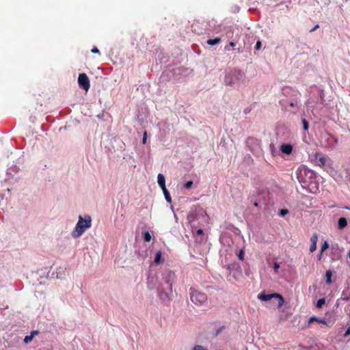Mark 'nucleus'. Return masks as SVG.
I'll list each match as a JSON object with an SVG mask.
<instances>
[{
	"label": "nucleus",
	"mask_w": 350,
	"mask_h": 350,
	"mask_svg": "<svg viewBox=\"0 0 350 350\" xmlns=\"http://www.w3.org/2000/svg\"><path fill=\"white\" fill-rule=\"evenodd\" d=\"M193 185V181L191 180H189L188 182H187L185 185H184V187L185 189H190L191 187V186Z\"/></svg>",
	"instance_id": "27"
},
{
	"label": "nucleus",
	"mask_w": 350,
	"mask_h": 350,
	"mask_svg": "<svg viewBox=\"0 0 350 350\" xmlns=\"http://www.w3.org/2000/svg\"><path fill=\"white\" fill-rule=\"evenodd\" d=\"M225 268L231 273L232 271L238 269L239 268V265L236 262H233L225 266Z\"/></svg>",
	"instance_id": "14"
},
{
	"label": "nucleus",
	"mask_w": 350,
	"mask_h": 350,
	"mask_svg": "<svg viewBox=\"0 0 350 350\" xmlns=\"http://www.w3.org/2000/svg\"><path fill=\"white\" fill-rule=\"evenodd\" d=\"M224 329V326H220L219 327H218L216 331H215V333L214 334V335L215 336H217Z\"/></svg>",
	"instance_id": "26"
},
{
	"label": "nucleus",
	"mask_w": 350,
	"mask_h": 350,
	"mask_svg": "<svg viewBox=\"0 0 350 350\" xmlns=\"http://www.w3.org/2000/svg\"><path fill=\"white\" fill-rule=\"evenodd\" d=\"M350 335V326L347 329L345 333L344 334V336L347 337Z\"/></svg>",
	"instance_id": "35"
},
{
	"label": "nucleus",
	"mask_w": 350,
	"mask_h": 350,
	"mask_svg": "<svg viewBox=\"0 0 350 350\" xmlns=\"http://www.w3.org/2000/svg\"><path fill=\"white\" fill-rule=\"evenodd\" d=\"M295 103H293V102H291V103H290V105H291V107H294V106H295Z\"/></svg>",
	"instance_id": "40"
},
{
	"label": "nucleus",
	"mask_w": 350,
	"mask_h": 350,
	"mask_svg": "<svg viewBox=\"0 0 350 350\" xmlns=\"http://www.w3.org/2000/svg\"><path fill=\"white\" fill-rule=\"evenodd\" d=\"M189 294L191 301L198 306L203 304L207 299V296L205 293L193 288L189 289Z\"/></svg>",
	"instance_id": "4"
},
{
	"label": "nucleus",
	"mask_w": 350,
	"mask_h": 350,
	"mask_svg": "<svg viewBox=\"0 0 350 350\" xmlns=\"http://www.w3.org/2000/svg\"><path fill=\"white\" fill-rule=\"evenodd\" d=\"M296 174L297 178L303 188L312 193H316L319 191L314 171L301 165L297 170Z\"/></svg>",
	"instance_id": "1"
},
{
	"label": "nucleus",
	"mask_w": 350,
	"mask_h": 350,
	"mask_svg": "<svg viewBox=\"0 0 350 350\" xmlns=\"http://www.w3.org/2000/svg\"><path fill=\"white\" fill-rule=\"evenodd\" d=\"M193 350H208L202 345H196L193 347Z\"/></svg>",
	"instance_id": "25"
},
{
	"label": "nucleus",
	"mask_w": 350,
	"mask_h": 350,
	"mask_svg": "<svg viewBox=\"0 0 350 350\" xmlns=\"http://www.w3.org/2000/svg\"><path fill=\"white\" fill-rule=\"evenodd\" d=\"M258 298L261 301H265L271 300L272 299H275L276 301L273 300V304H275L278 308H281L284 303L283 297L278 293H272L267 295L264 293H262L258 294Z\"/></svg>",
	"instance_id": "3"
},
{
	"label": "nucleus",
	"mask_w": 350,
	"mask_h": 350,
	"mask_svg": "<svg viewBox=\"0 0 350 350\" xmlns=\"http://www.w3.org/2000/svg\"><path fill=\"white\" fill-rule=\"evenodd\" d=\"M280 268L279 265L277 262L273 263V269L275 272L278 271V269Z\"/></svg>",
	"instance_id": "33"
},
{
	"label": "nucleus",
	"mask_w": 350,
	"mask_h": 350,
	"mask_svg": "<svg viewBox=\"0 0 350 350\" xmlns=\"http://www.w3.org/2000/svg\"><path fill=\"white\" fill-rule=\"evenodd\" d=\"M342 299L345 301H347L349 299V297H343Z\"/></svg>",
	"instance_id": "39"
},
{
	"label": "nucleus",
	"mask_w": 350,
	"mask_h": 350,
	"mask_svg": "<svg viewBox=\"0 0 350 350\" xmlns=\"http://www.w3.org/2000/svg\"><path fill=\"white\" fill-rule=\"evenodd\" d=\"M161 256H162V253L161 251H159L156 253L155 258L154 260V262H155V264L158 265L161 262Z\"/></svg>",
	"instance_id": "17"
},
{
	"label": "nucleus",
	"mask_w": 350,
	"mask_h": 350,
	"mask_svg": "<svg viewBox=\"0 0 350 350\" xmlns=\"http://www.w3.org/2000/svg\"><path fill=\"white\" fill-rule=\"evenodd\" d=\"M347 226V220L345 217H340L338 220V229L343 230Z\"/></svg>",
	"instance_id": "12"
},
{
	"label": "nucleus",
	"mask_w": 350,
	"mask_h": 350,
	"mask_svg": "<svg viewBox=\"0 0 350 350\" xmlns=\"http://www.w3.org/2000/svg\"><path fill=\"white\" fill-rule=\"evenodd\" d=\"M143 239L145 242L150 241L152 237L148 231L143 232Z\"/></svg>",
	"instance_id": "18"
},
{
	"label": "nucleus",
	"mask_w": 350,
	"mask_h": 350,
	"mask_svg": "<svg viewBox=\"0 0 350 350\" xmlns=\"http://www.w3.org/2000/svg\"><path fill=\"white\" fill-rule=\"evenodd\" d=\"M340 177L349 185L350 183V169H344L341 171Z\"/></svg>",
	"instance_id": "9"
},
{
	"label": "nucleus",
	"mask_w": 350,
	"mask_h": 350,
	"mask_svg": "<svg viewBox=\"0 0 350 350\" xmlns=\"http://www.w3.org/2000/svg\"><path fill=\"white\" fill-rule=\"evenodd\" d=\"M247 146L255 155L260 156L262 154L260 141L253 137H249L246 141Z\"/></svg>",
	"instance_id": "5"
},
{
	"label": "nucleus",
	"mask_w": 350,
	"mask_h": 350,
	"mask_svg": "<svg viewBox=\"0 0 350 350\" xmlns=\"http://www.w3.org/2000/svg\"><path fill=\"white\" fill-rule=\"evenodd\" d=\"M254 205L255 206H258V202H254Z\"/></svg>",
	"instance_id": "41"
},
{
	"label": "nucleus",
	"mask_w": 350,
	"mask_h": 350,
	"mask_svg": "<svg viewBox=\"0 0 350 350\" xmlns=\"http://www.w3.org/2000/svg\"><path fill=\"white\" fill-rule=\"evenodd\" d=\"M197 234H203V230H202V229H198V230H197Z\"/></svg>",
	"instance_id": "38"
},
{
	"label": "nucleus",
	"mask_w": 350,
	"mask_h": 350,
	"mask_svg": "<svg viewBox=\"0 0 350 350\" xmlns=\"http://www.w3.org/2000/svg\"><path fill=\"white\" fill-rule=\"evenodd\" d=\"M91 225L92 218L90 215H85L84 217L79 215V220L72 232V236L74 238L80 237L87 229L91 227Z\"/></svg>",
	"instance_id": "2"
},
{
	"label": "nucleus",
	"mask_w": 350,
	"mask_h": 350,
	"mask_svg": "<svg viewBox=\"0 0 350 350\" xmlns=\"http://www.w3.org/2000/svg\"><path fill=\"white\" fill-rule=\"evenodd\" d=\"M33 340V338H32V336H26L24 338V342L26 343V344H28L29 342H30L31 340Z\"/></svg>",
	"instance_id": "24"
},
{
	"label": "nucleus",
	"mask_w": 350,
	"mask_h": 350,
	"mask_svg": "<svg viewBox=\"0 0 350 350\" xmlns=\"http://www.w3.org/2000/svg\"><path fill=\"white\" fill-rule=\"evenodd\" d=\"M269 149H270L271 155L273 157H275L276 155V150H275V145L273 144H270Z\"/></svg>",
	"instance_id": "22"
},
{
	"label": "nucleus",
	"mask_w": 350,
	"mask_h": 350,
	"mask_svg": "<svg viewBox=\"0 0 350 350\" xmlns=\"http://www.w3.org/2000/svg\"><path fill=\"white\" fill-rule=\"evenodd\" d=\"M319 27V25H315L310 31L312 32Z\"/></svg>",
	"instance_id": "37"
},
{
	"label": "nucleus",
	"mask_w": 350,
	"mask_h": 350,
	"mask_svg": "<svg viewBox=\"0 0 350 350\" xmlns=\"http://www.w3.org/2000/svg\"><path fill=\"white\" fill-rule=\"evenodd\" d=\"M328 246H329L328 243L325 241L321 246V252H323L324 250H325L328 247Z\"/></svg>",
	"instance_id": "29"
},
{
	"label": "nucleus",
	"mask_w": 350,
	"mask_h": 350,
	"mask_svg": "<svg viewBox=\"0 0 350 350\" xmlns=\"http://www.w3.org/2000/svg\"><path fill=\"white\" fill-rule=\"evenodd\" d=\"M288 213V211L287 209H281L280 211V215L281 216H284Z\"/></svg>",
	"instance_id": "30"
},
{
	"label": "nucleus",
	"mask_w": 350,
	"mask_h": 350,
	"mask_svg": "<svg viewBox=\"0 0 350 350\" xmlns=\"http://www.w3.org/2000/svg\"><path fill=\"white\" fill-rule=\"evenodd\" d=\"M332 271L330 270H327L325 273V277H326V283L327 284H330L332 282Z\"/></svg>",
	"instance_id": "19"
},
{
	"label": "nucleus",
	"mask_w": 350,
	"mask_h": 350,
	"mask_svg": "<svg viewBox=\"0 0 350 350\" xmlns=\"http://www.w3.org/2000/svg\"><path fill=\"white\" fill-rule=\"evenodd\" d=\"M345 2L348 1L349 0H344Z\"/></svg>",
	"instance_id": "43"
},
{
	"label": "nucleus",
	"mask_w": 350,
	"mask_h": 350,
	"mask_svg": "<svg viewBox=\"0 0 350 350\" xmlns=\"http://www.w3.org/2000/svg\"><path fill=\"white\" fill-rule=\"evenodd\" d=\"M250 111H251V109H250V108H249V107H247V108L245 109V110H244V113H245V114L249 113Z\"/></svg>",
	"instance_id": "36"
},
{
	"label": "nucleus",
	"mask_w": 350,
	"mask_h": 350,
	"mask_svg": "<svg viewBox=\"0 0 350 350\" xmlns=\"http://www.w3.org/2000/svg\"><path fill=\"white\" fill-rule=\"evenodd\" d=\"M345 208L348 209L350 211V207H348V206H345Z\"/></svg>",
	"instance_id": "42"
},
{
	"label": "nucleus",
	"mask_w": 350,
	"mask_h": 350,
	"mask_svg": "<svg viewBox=\"0 0 350 350\" xmlns=\"http://www.w3.org/2000/svg\"><path fill=\"white\" fill-rule=\"evenodd\" d=\"M313 321H317L319 323H323V324L326 323L325 321L323 319H320V318H318V317H310L309 319L308 323H312Z\"/></svg>",
	"instance_id": "15"
},
{
	"label": "nucleus",
	"mask_w": 350,
	"mask_h": 350,
	"mask_svg": "<svg viewBox=\"0 0 350 350\" xmlns=\"http://www.w3.org/2000/svg\"><path fill=\"white\" fill-rule=\"evenodd\" d=\"M157 183L159 187L162 189H165V179L164 176L162 174H159L157 176Z\"/></svg>",
	"instance_id": "13"
},
{
	"label": "nucleus",
	"mask_w": 350,
	"mask_h": 350,
	"mask_svg": "<svg viewBox=\"0 0 350 350\" xmlns=\"http://www.w3.org/2000/svg\"><path fill=\"white\" fill-rule=\"evenodd\" d=\"M147 139V132L145 131L143 135L142 143L145 144L146 143Z\"/></svg>",
	"instance_id": "32"
},
{
	"label": "nucleus",
	"mask_w": 350,
	"mask_h": 350,
	"mask_svg": "<svg viewBox=\"0 0 350 350\" xmlns=\"http://www.w3.org/2000/svg\"><path fill=\"white\" fill-rule=\"evenodd\" d=\"M262 44L260 41H258L255 45V49L259 50L261 48Z\"/></svg>",
	"instance_id": "31"
},
{
	"label": "nucleus",
	"mask_w": 350,
	"mask_h": 350,
	"mask_svg": "<svg viewBox=\"0 0 350 350\" xmlns=\"http://www.w3.org/2000/svg\"><path fill=\"white\" fill-rule=\"evenodd\" d=\"M301 123L303 125L304 130L307 131L309 128V123H308V120L306 118H303L301 119Z\"/></svg>",
	"instance_id": "20"
},
{
	"label": "nucleus",
	"mask_w": 350,
	"mask_h": 350,
	"mask_svg": "<svg viewBox=\"0 0 350 350\" xmlns=\"http://www.w3.org/2000/svg\"><path fill=\"white\" fill-rule=\"evenodd\" d=\"M280 150L282 153L289 155L293 152V146L289 144H282L280 147Z\"/></svg>",
	"instance_id": "8"
},
{
	"label": "nucleus",
	"mask_w": 350,
	"mask_h": 350,
	"mask_svg": "<svg viewBox=\"0 0 350 350\" xmlns=\"http://www.w3.org/2000/svg\"><path fill=\"white\" fill-rule=\"evenodd\" d=\"M238 257H239V258L241 260H243V259H244V252H243L242 250H241L239 251V254H238Z\"/></svg>",
	"instance_id": "28"
},
{
	"label": "nucleus",
	"mask_w": 350,
	"mask_h": 350,
	"mask_svg": "<svg viewBox=\"0 0 350 350\" xmlns=\"http://www.w3.org/2000/svg\"><path fill=\"white\" fill-rule=\"evenodd\" d=\"M39 333V332L38 330H33L31 332L30 334V336H32V338H33V337L36 336V335H38Z\"/></svg>",
	"instance_id": "34"
},
{
	"label": "nucleus",
	"mask_w": 350,
	"mask_h": 350,
	"mask_svg": "<svg viewBox=\"0 0 350 350\" xmlns=\"http://www.w3.org/2000/svg\"><path fill=\"white\" fill-rule=\"evenodd\" d=\"M318 241V236L317 233H314L310 238L311 245L310 247V252H313L317 249V243Z\"/></svg>",
	"instance_id": "10"
},
{
	"label": "nucleus",
	"mask_w": 350,
	"mask_h": 350,
	"mask_svg": "<svg viewBox=\"0 0 350 350\" xmlns=\"http://www.w3.org/2000/svg\"><path fill=\"white\" fill-rule=\"evenodd\" d=\"M162 191L163 192L165 198L167 200V202H172V198H171V196H170V192L168 191V190L166 188H165V189H162Z\"/></svg>",
	"instance_id": "16"
},
{
	"label": "nucleus",
	"mask_w": 350,
	"mask_h": 350,
	"mask_svg": "<svg viewBox=\"0 0 350 350\" xmlns=\"http://www.w3.org/2000/svg\"><path fill=\"white\" fill-rule=\"evenodd\" d=\"M325 304V298L319 299L317 302L316 307L317 308H321L323 306V305H324Z\"/></svg>",
	"instance_id": "21"
},
{
	"label": "nucleus",
	"mask_w": 350,
	"mask_h": 350,
	"mask_svg": "<svg viewBox=\"0 0 350 350\" xmlns=\"http://www.w3.org/2000/svg\"><path fill=\"white\" fill-rule=\"evenodd\" d=\"M176 275L173 271L165 270L163 273V279L169 286L170 292H172V285L175 281Z\"/></svg>",
	"instance_id": "6"
},
{
	"label": "nucleus",
	"mask_w": 350,
	"mask_h": 350,
	"mask_svg": "<svg viewBox=\"0 0 350 350\" xmlns=\"http://www.w3.org/2000/svg\"><path fill=\"white\" fill-rule=\"evenodd\" d=\"M172 293L170 292L169 288L167 291H165L161 285L158 287V296L163 302H167L170 300Z\"/></svg>",
	"instance_id": "7"
},
{
	"label": "nucleus",
	"mask_w": 350,
	"mask_h": 350,
	"mask_svg": "<svg viewBox=\"0 0 350 350\" xmlns=\"http://www.w3.org/2000/svg\"><path fill=\"white\" fill-rule=\"evenodd\" d=\"M320 97L323 103H325L326 101H329L330 99H325V94L323 90L320 92Z\"/></svg>",
	"instance_id": "23"
},
{
	"label": "nucleus",
	"mask_w": 350,
	"mask_h": 350,
	"mask_svg": "<svg viewBox=\"0 0 350 350\" xmlns=\"http://www.w3.org/2000/svg\"><path fill=\"white\" fill-rule=\"evenodd\" d=\"M326 159L321 156L319 154H317L315 157V162L319 166H323L325 165Z\"/></svg>",
	"instance_id": "11"
}]
</instances>
